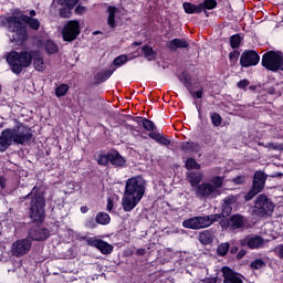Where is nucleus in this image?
Returning <instances> with one entry per match:
<instances>
[{"label": "nucleus", "mask_w": 283, "mask_h": 283, "mask_svg": "<svg viewBox=\"0 0 283 283\" xmlns=\"http://www.w3.org/2000/svg\"><path fill=\"white\" fill-rule=\"evenodd\" d=\"M268 147H269L270 149H280V148L277 147V145H275V144H273V143H269V144H268Z\"/></svg>", "instance_id": "680f3d73"}, {"label": "nucleus", "mask_w": 283, "mask_h": 283, "mask_svg": "<svg viewBox=\"0 0 283 283\" xmlns=\"http://www.w3.org/2000/svg\"><path fill=\"white\" fill-rule=\"evenodd\" d=\"M180 83L184 84L186 90H191L192 84H191V75L187 73V71H184L179 76H178Z\"/></svg>", "instance_id": "c9c22d12"}, {"label": "nucleus", "mask_w": 283, "mask_h": 283, "mask_svg": "<svg viewBox=\"0 0 283 283\" xmlns=\"http://www.w3.org/2000/svg\"><path fill=\"white\" fill-rule=\"evenodd\" d=\"M81 34V22L78 20H70L62 29V39L67 43L76 41Z\"/></svg>", "instance_id": "9b49d317"}, {"label": "nucleus", "mask_w": 283, "mask_h": 283, "mask_svg": "<svg viewBox=\"0 0 283 283\" xmlns=\"http://www.w3.org/2000/svg\"><path fill=\"white\" fill-rule=\"evenodd\" d=\"M108 18H107V25L112 29L116 28V12H118V8L114 6H109L107 8Z\"/></svg>", "instance_id": "2f4dec72"}, {"label": "nucleus", "mask_w": 283, "mask_h": 283, "mask_svg": "<svg viewBox=\"0 0 283 283\" xmlns=\"http://www.w3.org/2000/svg\"><path fill=\"white\" fill-rule=\"evenodd\" d=\"M167 48L170 50V52H176V50H185L189 48V42H187L185 39L175 38L167 43Z\"/></svg>", "instance_id": "5701e85b"}, {"label": "nucleus", "mask_w": 283, "mask_h": 283, "mask_svg": "<svg viewBox=\"0 0 283 283\" xmlns=\"http://www.w3.org/2000/svg\"><path fill=\"white\" fill-rule=\"evenodd\" d=\"M202 178H205V174L202 171H189L186 174V180L189 181L191 187H198L200 182H202Z\"/></svg>", "instance_id": "4be33fe9"}, {"label": "nucleus", "mask_w": 283, "mask_h": 283, "mask_svg": "<svg viewBox=\"0 0 283 283\" xmlns=\"http://www.w3.org/2000/svg\"><path fill=\"white\" fill-rule=\"evenodd\" d=\"M25 41H28V30L25 29V27H23V24H21L20 27H15V29H13L11 43H15V45H21L22 43H25Z\"/></svg>", "instance_id": "f3484780"}, {"label": "nucleus", "mask_w": 283, "mask_h": 283, "mask_svg": "<svg viewBox=\"0 0 283 283\" xmlns=\"http://www.w3.org/2000/svg\"><path fill=\"white\" fill-rule=\"evenodd\" d=\"M185 168L187 169V171H193V169H202V166L198 164V161L193 159V157H188L186 159Z\"/></svg>", "instance_id": "f704fd0d"}, {"label": "nucleus", "mask_w": 283, "mask_h": 283, "mask_svg": "<svg viewBox=\"0 0 283 283\" xmlns=\"http://www.w3.org/2000/svg\"><path fill=\"white\" fill-rule=\"evenodd\" d=\"M29 17H31V19H32V17H36V11H34V10H31L30 12H29Z\"/></svg>", "instance_id": "e2e57ef3"}, {"label": "nucleus", "mask_w": 283, "mask_h": 283, "mask_svg": "<svg viewBox=\"0 0 283 283\" xmlns=\"http://www.w3.org/2000/svg\"><path fill=\"white\" fill-rule=\"evenodd\" d=\"M201 6V12L206 14V17H209L208 10H216L218 8V1L217 0H203L200 2Z\"/></svg>", "instance_id": "7c9ffc66"}, {"label": "nucleus", "mask_w": 283, "mask_h": 283, "mask_svg": "<svg viewBox=\"0 0 283 283\" xmlns=\"http://www.w3.org/2000/svg\"><path fill=\"white\" fill-rule=\"evenodd\" d=\"M238 196H227L221 203V213L208 214L203 217H192L182 221L184 229H191L192 231H200V229H208L214 222L222 218H229L233 212V207L238 205Z\"/></svg>", "instance_id": "f257e3e1"}, {"label": "nucleus", "mask_w": 283, "mask_h": 283, "mask_svg": "<svg viewBox=\"0 0 283 283\" xmlns=\"http://www.w3.org/2000/svg\"><path fill=\"white\" fill-rule=\"evenodd\" d=\"M44 50L46 52V54H56L59 53V45H56V43H54V41L52 40H48L44 44Z\"/></svg>", "instance_id": "4c0bfd02"}, {"label": "nucleus", "mask_w": 283, "mask_h": 283, "mask_svg": "<svg viewBox=\"0 0 283 283\" xmlns=\"http://www.w3.org/2000/svg\"><path fill=\"white\" fill-rule=\"evenodd\" d=\"M134 45H143V42H134Z\"/></svg>", "instance_id": "338daca9"}, {"label": "nucleus", "mask_w": 283, "mask_h": 283, "mask_svg": "<svg viewBox=\"0 0 283 283\" xmlns=\"http://www.w3.org/2000/svg\"><path fill=\"white\" fill-rule=\"evenodd\" d=\"M95 160L99 167H108L109 165L116 169H123L124 167H127V159H125V157H123L118 150H112L108 153L101 150L95 156Z\"/></svg>", "instance_id": "423d86ee"}, {"label": "nucleus", "mask_w": 283, "mask_h": 283, "mask_svg": "<svg viewBox=\"0 0 283 283\" xmlns=\"http://www.w3.org/2000/svg\"><path fill=\"white\" fill-rule=\"evenodd\" d=\"M61 6H64L60 9L61 19H70L72 17V10L78 3V0H59Z\"/></svg>", "instance_id": "a211bd4d"}, {"label": "nucleus", "mask_w": 283, "mask_h": 283, "mask_svg": "<svg viewBox=\"0 0 283 283\" xmlns=\"http://www.w3.org/2000/svg\"><path fill=\"white\" fill-rule=\"evenodd\" d=\"M221 273L223 277V283H244V281L242 280V277L244 276L227 265L221 268Z\"/></svg>", "instance_id": "2eb2a0df"}, {"label": "nucleus", "mask_w": 283, "mask_h": 283, "mask_svg": "<svg viewBox=\"0 0 283 283\" xmlns=\"http://www.w3.org/2000/svg\"><path fill=\"white\" fill-rule=\"evenodd\" d=\"M142 52L146 61H156V56H158V53L149 44L144 45Z\"/></svg>", "instance_id": "c756f323"}, {"label": "nucleus", "mask_w": 283, "mask_h": 283, "mask_svg": "<svg viewBox=\"0 0 283 283\" xmlns=\"http://www.w3.org/2000/svg\"><path fill=\"white\" fill-rule=\"evenodd\" d=\"M275 209V203L264 193L259 195L255 199L253 207V213L259 216V218H266V216H272Z\"/></svg>", "instance_id": "6e6552de"}, {"label": "nucleus", "mask_w": 283, "mask_h": 283, "mask_svg": "<svg viewBox=\"0 0 283 283\" xmlns=\"http://www.w3.org/2000/svg\"><path fill=\"white\" fill-rule=\"evenodd\" d=\"M239 59L240 51L233 49V51L229 53L230 67H235V65H238Z\"/></svg>", "instance_id": "a19ab883"}, {"label": "nucleus", "mask_w": 283, "mask_h": 283, "mask_svg": "<svg viewBox=\"0 0 283 283\" xmlns=\"http://www.w3.org/2000/svg\"><path fill=\"white\" fill-rule=\"evenodd\" d=\"M182 8L186 14H202V7L200 3L193 4L191 2H184Z\"/></svg>", "instance_id": "cd10ccee"}, {"label": "nucleus", "mask_w": 283, "mask_h": 283, "mask_svg": "<svg viewBox=\"0 0 283 283\" xmlns=\"http://www.w3.org/2000/svg\"><path fill=\"white\" fill-rule=\"evenodd\" d=\"M250 266L254 271H260V269H264V266H266V262H264V260L262 259H255L254 261L251 262Z\"/></svg>", "instance_id": "a18cd8bd"}, {"label": "nucleus", "mask_w": 283, "mask_h": 283, "mask_svg": "<svg viewBox=\"0 0 283 283\" xmlns=\"http://www.w3.org/2000/svg\"><path fill=\"white\" fill-rule=\"evenodd\" d=\"M148 136L159 145H164V147H169V145H171V140L158 132H151L148 134Z\"/></svg>", "instance_id": "a878e982"}, {"label": "nucleus", "mask_w": 283, "mask_h": 283, "mask_svg": "<svg viewBox=\"0 0 283 283\" xmlns=\"http://www.w3.org/2000/svg\"><path fill=\"white\" fill-rule=\"evenodd\" d=\"M106 209H107V211H112V209H114V201L112 200V198L107 199Z\"/></svg>", "instance_id": "4d7b16f0"}, {"label": "nucleus", "mask_w": 283, "mask_h": 283, "mask_svg": "<svg viewBox=\"0 0 283 283\" xmlns=\"http://www.w3.org/2000/svg\"><path fill=\"white\" fill-rule=\"evenodd\" d=\"M262 67L269 72H283V52L282 51H268L261 59Z\"/></svg>", "instance_id": "0eeeda50"}, {"label": "nucleus", "mask_w": 283, "mask_h": 283, "mask_svg": "<svg viewBox=\"0 0 283 283\" xmlns=\"http://www.w3.org/2000/svg\"><path fill=\"white\" fill-rule=\"evenodd\" d=\"M249 90H255V86L254 85H250Z\"/></svg>", "instance_id": "774afa93"}, {"label": "nucleus", "mask_w": 283, "mask_h": 283, "mask_svg": "<svg viewBox=\"0 0 283 283\" xmlns=\"http://www.w3.org/2000/svg\"><path fill=\"white\" fill-rule=\"evenodd\" d=\"M211 193H216V187L212 184L203 182L196 188V196L199 198H209Z\"/></svg>", "instance_id": "aec40b11"}, {"label": "nucleus", "mask_w": 283, "mask_h": 283, "mask_svg": "<svg viewBox=\"0 0 283 283\" xmlns=\"http://www.w3.org/2000/svg\"><path fill=\"white\" fill-rule=\"evenodd\" d=\"M21 21L28 25L31 30H39L41 28V22L36 18H32L27 14H21L20 15Z\"/></svg>", "instance_id": "bb28decb"}, {"label": "nucleus", "mask_w": 283, "mask_h": 283, "mask_svg": "<svg viewBox=\"0 0 283 283\" xmlns=\"http://www.w3.org/2000/svg\"><path fill=\"white\" fill-rule=\"evenodd\" d=\"M146 253H147V250L143 248L136 250V255H146Z\"/></svg>", "instance_id": "bf43d9fd"}, {"label": "nucleus", "mask_w": 283, "mask_h": 283, "mask_svg": "<svg viewBox=\"0 0 283 283\" xmlns=\"http://www.w3.org/2000/svg\"><path fill=\"white\" fill-rule=\"evenodd\" d=\"M128 61L127 55L122 54L117 57H115V60L113 61V65H115V67H120L122 65H125V63Z\"/></svg>", "instance_id": "49530a36"}, {"label": "nucleus", "mask_w": 283, "mask_h": 283, "mask_svg": "<svg viewBox=\"0 0 283 283\" xmlns=\"http://www.w3.org/2000/svg\"><path fill=\"white\" fill-rule=\"evenodd\" d=\"M33 66L36 72H45V62L41 54H32Z\"/></svg>", "instance_id": "473e14b6"}, {"label": "nucleus", "mask_w": 283, "mask_h": 283, "mask_svg": "<svg viewBox=\"0 0 283 283\" xmlns=\"http://www.w3.org/2000/svg\"><path fill=\"white\" fill-rule=\"evenodd\" d=\"M32 138H34L32 128L23 123H18L14 127L1 132L0 151H8L12 143L14 145H28Z\"/></svg>", "instance_id": "20e7f679"}, {"label": "nucleus", "mask_w": 283, "mask_h": 283, "mask_svg": "<svg viewBox=\"0 0 283 283\" xmlns=\"http://www.w3.org/2000/svg\"><path fill=\"white\" fill-rule=\"evenodd\" d=\"M189 94L191 95L192 98H202L203 94H205V88L200 87L198 91H193V88L191 87L190 90H188Z\"/></svg>", "instance_id": "de8ad7c7"}, {"label": "nucleus", "mask_w": 283, "mask_h": 283, "mask_svg": "<svg viewBox=\"0 0 283 283\" xmlns=\"http://www.w3.org/2000/svg\"><path fill=\"white\" fill-rule=\"evenodd\" d=\"M180 148L185 154H199L200 149H202L200 144L196 142H184L181 143Z\"/></svg>", "instance_id": "b1692460"}, {"label": "nucleus", "mask_w": 283, "mask_h": 283, "mask_svg": "<svg viewBox=\"0 0 283 283\" xmlns=\"http://www.w3.org/2000/svg\"><path fill=\"white\" fill-rule=\"evenodd\" d=\"M33 51H11L7 53L6 61L10 65V70L13 74H21L24 70H28L32 65Z\"/></svg>", "instance_id": "39448f33"}, {"label": "nucleus", "mask_w": 283, "mask_h": 283, "mask_svg": "<svg viewBox=\"0 0 283 283\" xmlns=\"http://www.w3.org/2000/svg\"><path fill=\"white\" fill-rule=\"evenodd\" d=\"M213 230L209 229V230H203L199 233L198 240L201 244H211L213 242Z\"/></svg>", "instance_id": "c85d7f7f"}, {"label": "nucleus", "mask_w": 283, "mask_h": 283, "mask_svg": "<svg viewBox=\"0 0 283 283\" xmlns=\"http://www.w3.org/2000/svg\"><path fill=\"white\" fill-rule=\"evenodd\" d=\"M250 84H251V82H249V80H240V81L237 83V87H238L239 90H247Z\"/></svg>", "instance_id": "603ef678"}, {"label": "nucleus", "mask_w": 283, "mask_h": 283, "mask_svg": "<svg viewBox=\"0 0 283 283\" xmlns=\"http://www.w3.org/2000/svg\"><path fill=\"white\" fill-rule=\"evenodd\" d=\"M274 253L277 255L279 260H283V243L274 248Z\"/></svg>", "instance_id": "864d4df0"}, {"label": "nucleus", "mask_w": 283, "mask_h": 283, "mask_svg": "<svg viewBox=\"0 0 283 283\" xmlns=\"http://www.w3.org/2000/svg\"><path fill=\"white\" fill-rule=\"evenodd\" d=\"M230 247L231 245L229 243L219 244L217 248L218 255H220V258H224V255H227L229 253Z\"/></svg>", "instance_id": "c03bdc74"}, {"label": "nucleus", "mask_w": 283, "mask_h": 283, "mask_svg": "<svg viewBox=\"0 0 283 283\" xmlns=\"http://www.w3.org/2000/svg\"><path fill=\"white\" fill-rule=\"evenodd\" d=\"M244 255H247V250H240L237 253V260H242L244 258Z\"/></svg>", "instance_id": "13d9d810"}, {"label": "nucleus", "mask_w": 283, "mask_h": 283, "mask_svg": "<svg viewBox=\"0 0 283 283\" xmlns=\"http://www.w3.org/2000/svg\"><path fill=\"white\" fill-rule=\"evenodd\" d=\"M210 182L212 184V187L216 189H222L224 185V177L222 176H214L211 178Z\"/></svg>", "instance_id": "79ce46f5"}, {"label": "nucleus", "mask_w": 283, "mask_h": 283, "mask_svg": "<svg viewBox=\"0 0 283 283\" xmlns=\"http://www.w3.org/2000/svg\"><path fill=\"white\" fill-rule=\"evenodd\" d=\"M241 247H248V249H260L264 244V239L261 235L248 234L244 239L240 240Z\"/></svg>", "instance_id": "dca6fc26"}, {"label": "nucleus", "mask_w": 283, "mask_h": 283, "mask_svg": "<svg viewBox=\"0 0 283 283\" xmlns=\"http://www.w3.org/2000/svg\"><path fill=\"white\" fill-rule=\"evenodd\" d=\"M210 120L213 127H220L222 125V116L216 112L210 113Z\"/></svg>", "instance_id": "37998d69"}, {"label": "nucleus", "mask_w": 283, "mask_h": 283, "mask_svg": "<svg viewBox=\"0 0 283 283\" xmlns=\"http://www.w3.org/2000/svg\"><path fill=\"white\" fill-rule=\"evenodd\" d=\"M219 224L222 229V231H227V229H231V218L223 217L219 221Z\"/></svg>", "instance_id": "09e8293b"}, {"label": "nucleus", "mask_w": 283, "mask_h": 283, "mask_svg": "<svg viewBox=\"0 0 283 283\" xmlns=\"http://www.w3.org/2000/svg\"><path fill=\"white\" fill-rule=\"evenodd\" d=\"M128 118H130V120H134V123H137V125H143L144 129L146 132H150V134L151 132H156V129H158L156 127V124L151 119H148L146 117L128 115Z\"/></svg>", "instance_id": "6ab92c4d"}, {"label": "nucleus", "mask_w": 283, "mask_h": 283, "mask_svg": "<svg viewBox=\"0 0 283 283\" xmlns=\"http://www.w3.org/2000/svg\"><path fill=\"white\" fill-rule=\"evenodd\" d=\"M28 235L34 242H43L50 238V230L42 227L41 223H36L28 230Z\"/></svg>", "instance_id": "ddd939ff"}, {"label": "nucleus", "mask_w": 283, "mask_h": 283, "mask_svg": "<svg viewBox=\"0 0 283 283\" xmlns=\"http://www.w3.org/2000/svg\"><path fill=\"white\" fill-rule=\"evenodd\" d=\"M241 67H255L260 65V53L255 50H244L240 56Z\"/></svg>", "instance_id": "f8f14e48"}, {"label": "nucleus", "mask_w": 283, "mask_h": 283, "mask_svg": "<svg viewBox=\"0 0 283 283\" xmlns=\"http://www.w3.org/2000/svg\"><path fill=\"white\" fill-rule=\"evenodd\" d=\"M264 185H266V174L262 170H258L253 175L252 187L244 196L245 202L253 200L258 193H261L264 189Z\"/></svg>", "instance_id": "1a4fd4ad"}, {"label": "nucleus", "mask_w": 283, "mask_h": 283, "mask_svg": "<svg viewBox=\"0 0 283 283\" xmlns=\"http://www.w3.org/2000/svg\"><path fill=\"white\" fill-rule=\"evenodd\" d=\"M80 241L86 242L87 247H93V249H97V251L101 252L103 255H109L114 251V245L96 237L84 235L80 238Z\"/></svg>", "instance_id": "9d476101"}, {"label": "nucleus", "mask_w": 283, "mask_h": 283, "mask_svg": "<svg viewBox=\"0 0 283 283\" xmlns=\"http://www.w3.org/2000/svg\"><path fill=\"white\" fill-rule=\"evenodd\" d=\"M114 72H116V69L102 70V71L97 72L94 75L95 85H101V84L105 83V81H107L112 76V74H114Z\"/></svg>", "instance_id": "393cba45"}, {"label": "nucleus", "mask_w": 283, "mask_h": 283, "mask_svg": "<svg viewBox=\"0 0 283 283\" xmlns=\"http://www.w3.org/2000/svg\"><path fill=\"white\" fill-rule=\"evenodd\" d=\"M83 12H85V7L78 4V6L75 8V14H83Z\"/></svg>", "instance_id": "6e6d98bb"}, {"label": "nucleus", "mask_w": 283, "mask_h": 283, "mask_svg": "<svg viewBox=\"0 0 283 283\" xmlns=\"http://www.w3.org/2000/svg\"><path fill=\"white\" fill-rule=\"evenodd\" d=\"M218 282H222V279L218 276H208L202 281V283H218Z\"/></svg>", "instance_id": "5fc2aeb1"}, {"label": "nucleus", "mask_w": 283, "mask_h": 283, "mask_svg": "<svg viewBox=\"0 0 283 283\" xmlns=\"http://www.w3.org/2000/svg\"><path fill=\"white\" fill-rule=\"evenodd\" d=\"M80 211H81V213H87V211H90V208H87V206H82L80 208Z\"/></svg>", "instance_id": "052dcab7"}, {"label": "nucleus", "mask_w": 283, "mask_h": 283, "mask_svg": "<svg viewBox=\"0 0 283 283\" xmlns=\"http://www.w3.org/2000/svg\"><path fill=\"white\" fill-rule=\"evenodd\" d=\"M30 199L25 203L27 218L33 222V224H43L45 222V191L43 186H34L32 190L20 197L21 202Z\"/></svg>", "instance_id": "f03ea898"}, {"label": "nucleus", "mask_w": 283, "mask_h": 283, "mask_svg": "<svg viewBox=\"0 0 283 283\" xmlns=\"http://www.w3.org/2000/svg\"><path fill=\"white\" fill-rule=\"evenodd\" d=\"M231 231H238L247 227V218L240 213L230 216Z\"/></svg>", "instance_id": "412c9836"}, {"label": "nucleus", "mask_w": 283, "mask_h": 283, "mask_svg": "<svg viewBox=\"0 0 283 283\" xmlns=\"http://www.w3.org/2000/svg\"><path fill=\"white\" fill-rule=\"evenodd\" d=\"M231 253H238V247L231 248Z\"/></svg>", "instance_id": "0e129e2a"}, {"label": "nucleus", "mask_w": 283, "mask_h": 283, "mask_svg": "<svg viewBox=\"0 0 283 283\" xmlns=\"http://www.w3.org/2000/svg\"><path fill=\"white\" fill-rule=\"evenodd\" d=\"M229 43L232 50H238L240 45H242V35H240V33L231 35Z\"/></svg>", "instance_id": "e433bc0d"}, {"label": "nucleus", "mask_w": 283, "mask_h": 283, "mask_svg": "<svg viewBox=\"0 0 283 283\" xmlns=\"http://www.w3.org/2000/svg\"><path fill=\"white\" fill-rule=\"evenodd\" d=\"M67 92H70V85H67V84H60L55 88V96L57 98H62V96H65V94H67Z\"/></svg>", "instance_id": "ea45409f"}, {"label": "nucleus", "mask_w": 283, "mask_h": 283, "mask_svg": "<svg viewBox=\"0 0 283 283\" xmlns=\"http://www.w3.org/2000/svg\"><path fill=\"white\" fill-rule=\"evenodd\" d=\"M268 92H269V94H275V88L270 87Z\"/></svg>", "instance_id": "69168bd1"}, {"label": "nucleus", "mask_w": 283, "mask_h": 283, "mask_svg": "<svg viewBox=\"0 0 283 283\" xmlns=\"http://www.w3.org/2000/svg\"><path fill=\"white\" fill-rule=\"evenodd\" d=\"M6 21H7V23H8L9 25H13V29L23 25V24L21 23V21H22V20H21V17L9 15V17L6 18Z\"/></svg>", "instance_id": "58836bf2"}, {"label": "nucleus", "mask_w": 283, "mask_h": 283, "mask_svg": "<svg viewBox=\"0 0 283 283\" xmlns=\"http://www.w3.org/2000/svg\"><path fill=\"white\" fill-rule=\"evenodd\" d=\"M95 222L97 224H102L103 227L109 224V222H112V218L109 217V214L107 212H97L96 217H95Z\"/></svg>", "instance_id": "72a5a7b5"}, {"label": "nucleus", "mask_w": 283, "mask_h": 283, "mask_svg": "<svg viewBox=\"0 0 283 283\" xmlns=\"http://www.w3.org/2000/svg\"><path fill=\"white\" fill-rule=\"evenodd\" d=\"M147 190V181L143 176L130 177L126 180L125 191L122 197V207L126 213L134 211L138 207V202L143 200Z\"/></svg>", "instance_id": "7ed1b4c3"}, {"label": "nucleus", "mask_w": 283, "mask_h": 283, "mask_svg": "<svg viewBox=\"0 0 283 283\" xmlns=\"http://www.w3.org/2000/svg\"><path fill=\"white\" fill-rule=\"evenodd\" d=\"M247 177L244 175H238L232 179L233 185H244Z\"/></svg>", "instance_id": "3c124183"}, {"label": "nucleus", "mask_w": 283, "mask_h": 283, "mask_svg": "<svg viewBox=\"0 0 283 283\" xmlns=\"http://www.w3.org/2000/svg\"><path fill=\"white\" fill-rule=\"evenodd\" d=\"M31 249H32V240L28 238L18 240L12 244L13 255H15L17 258L28 255Z\"/></svg>", "instance_id": "4468645a"}, {"label": "nucleus", "mask_w": 283, "mask_h": 283, "mask_svg": "<svg viewBox=\"0 0 283 283\" xmlns=\"http://www.w3.org/2000/svg\"><path fill=\"white\" fill-rule=\"evenodd\" d=\"M84 227L85 229H96L97 227L96 219H94V217L87 218L84 222Z\"/></svg>", "instance_id": "8fccbe9b"}]
</instances>
